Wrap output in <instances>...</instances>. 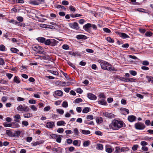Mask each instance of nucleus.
I'll return each mask as SVG.
<instances>
[{
  "label": "nucleus",
  "mask_w": 153,
  "mask_h": 153,
  "mask_svg": "<svg viewBox=\"0 0 153 153\" xmlns=\"http://www.w3.org/2000/svg\"><path fill=\"white\" fill-rule=\"evenodd\" d=\"M125 77H120L119 76H114V79H115L117 80H121L123 81L124 82L125 80Z\"/></svg>",
  "instance_id": "obj_15"
},
{
  "label": "nucleus",
  "mask_w": 153,
  "mask_h": 153,
  "mask_svg": "<svg viewBox=\"0 0 153 153\" xmlns=\"http://www.w3.org/2000/svg\"><path fill=\"white\" fill-rule=\"evenodd\" d=\"M73 144L74 145L79 146H80V143H79L77 140H74L73 142Z\"/></svg>",
  "instance_id": "obj_33"
},
{
  "label": "nucleus",
  "mask_w": 153,
  "mask_h": 153,
  "mask_svg": "<svg viewBox=\"0 0 153 153\" xmlns=\"http://www.w3.org/2000/svg\"><path fill=\"white\" fill-rule=\"evenodd\" d=\"M56 111L57 112L61 114H63L64 113V110L62 109H56Z\"/></svg>",
  "instance_id": "obj_42"
},
{
  "label": "nucleus",
  "mask_w": 153,
  "mask_h": 153,
  "mask_svg": "<svg viewBox=\"0 0 153 153\" xmlns=\"http://www.w3.org/2000/svg\"><path fill=\"white\" fill-rule=\"evenodd\" d=\"M63 49L65 50H68L69 48V46L67 44H64L62 46Z\"/></svg>",
  "instance_id": "obj_45"
},
{
  "label": "nucleus",
  "mask_w": 153,
  "mask_h": 153,
  "mask_svg": "<svg viewBox=\"0 0 153 153\" xmlns=\"http://www.w3.org/2000/svg\"><path fill=\"white\" fill-rule=\"evenodd\" d=\"M64 129L62 128H59L57 131L59 133H62L64 131Z\"/></svg>",
  "instance_id": "obj_58"
},
{
  "label": "nucleus",
  "mask_w": 153,
  "mask_h": 153,
  "mask_svg": "<svg viewBox=\"0 0 153 153\" xmlns=\"http://www.w3.org/2000/svg\"><path fill=\"white\" fill-rule=\"evenodd\" d=\"M23 116L25 118H29L32 117L33 115L31 113H27L23 114Z\"/></svg>",
  "instance_id": "obj_19"
},
{
  "label": "nucleus",
  "mask_w": 153,
  "mask_h": 153,
  "mask_svg": "<svg viewBox=\"0 0 153 153\" xmlns=\"http://www.w3.org/2000/svg\"><path fill=\"white\" fill-rule=\"evenodd\" d=\"M140 144L142 146H145L148 145V143L145 141H142L140 142Z\"/></svg>",
  "instance_id": "obj_62"
},
{
  "label": "nucleus",
  "mask_w": 153,
  "mask_h": 153,
  "mask_svg": "<svg viewBox=\"0 0 153 153\" xmlns=\"http://www.w3.org/2000/svg\"><path fill=\"white\" fill-rule=\"evenodd\" d=\"M115 150L114 151V153H119L121 152V149L118 147H116L115 148Z\"/></svg>",
  "instance_id": "obj_37"
},
{
  "label": "nucleus",
  "mask_w": 153,
  "mask_h": 153,
  "mask_svg": "<svg viewBox=\"0 0 153 153\" xmlns=\"http://www.w3.org/2000/svg\"><path fill=\"white\" fill-rule=\"evenodd\" d=\"M106 40H107V41L113 43L114 42V41L113 40V39L109 37H107L106 38Z\"/></svg>",
  "instance_id": "obj_48"
},
{
  "label": "nucleus",
  "mask_w": 153,
  "mask_h": 153,
  "mask_svg": "<svg viewBox=\"0 0 153 153\" xmlns=\"http://www.w3.org/2000/svg\"><path fill=\"white\" fill-rule=\"evenodd\" d=\"M56 152L58 153H61L62 152V149L60 147L57 148Z\"/></svg>",
  "instance_id": "obj_60"
},
{
  "label": "nucleus",
  "mask_w": 153,
  "mask_h": 153,
  "mask_svg": "<svg viewBox=\"0 0 153 153\" xmlns=\"http://www.w3.org/2000/svg\"><path fill=\"white\" fill-rule=\"evenodd\" d=\"M98 102L99 104L102 105H105L107 104L105 99H101V100H99L98 101Z\"/></svg>",
  "instance_id": "obj_13"
},
{
  "label": "nucleus",
  "mask_w": 153,
  "mask_h": 153,
  "mask_svg": "<svg viewBox=\"0 0 153 153\" xmlns=\"http://www.w3.org/2000/svg\"><path fill=\"white\" fill-rule=\"evenodd\" d=\"M55 94L56 95L62 96L63 94V92L61 90H58L56 91L55 92Z\"/></svg>",
  "instance_id": "obj_18"
},
{
  "label": "nucleus",
  "mask_w": 153,
  "mask_h": 153,
  "mask_svg": "<svg viewBox=\"0 0 153 153\" xmlns=\"http://www.w3.org/2000/svg\"><path fill=\"white\" fill-rule=\"evenodd\" d=\"M82 100L80 98H78L76 99L74 101V102L76 103H79L80 102H82Z\"/></svg>",
  "instance_id": "obj_41"
},
{
  "label": "nucleus",
  "mask_w": 153,
  "mask_h": 153,
  "mask_svg": "<svg viewBox=\"0 0 153 153\" xmlns=\"http://www.w3.org/2000/svg\"><path fill=\"white\" fill-rule=\"evenodd\" d=\"M99 97V100H101V99H105V95L103 93H100L98 95Z\"/></svg>",
  "instance_id": "obj_26"
},
{
  "label": "nucleus",
  "mask_w": 153,
  "mask_h": 153,
  "mask_svg": "<svg viewBox=\"0 0 153 153\" xmlns=\"http://www.w3.org/2000/svg\"><path fill=\"white\" fill-rule=\"evenodd\" d=\"M62 136L61 135H58V136L56 138V141L58 143H60L61 142L62 140Z\"/></svg>",
  "instance_id": "obj_23"
},
{
  "label": "nucleus",
  "mask_w": 153,
  "mask_h": 153,
  "mask_svg": "<svg viewBox=\"0 0 153 153\" xmlns=\"http://www.w3.org/2000/svg\"><path fill=\"white\" fill-rule=\"evenodd\" d=\"M90 108L88 107H85L83 109L82 112L84 113H86L89 112Z\"/></svg>",
  "instance_id": "obj_32"
},
{
  "label": "nucleus",
  "mask_w": 153,
  "mask_h": 153,
  "mask_svg": "<svg viewBox=\"0 0 153 153\" xmlns=\"http://www.w3.org/2000/svg\"><path fill=\"white\" fill-rule=\"evenodd\" d=\"M120 149L121 152H125L127 151H128L129 150V148L127 147H123L121 149Z\"/></svg>",
  "instance_id": "obj_38"
},
{
  "label": "nucleus",
  "mask_w": 153,
  "mask_h": 153,
  "mask_svg": "<svg viewBox=\"0 0 153 153\" xmlns=\"http://www.w3.org/2000/svg\"><path fill=\"white\" fill-rule=\"evenodd\" d=\"M68 102L66 101H64L63 102L62 106L63 107L66 108L68 107Z\"/></svg>",
  "instance_id": "obj_46"
},
{
  "label": "nucleus",
  "mask_w": 153,
  "mask_h": 153,
  "mask_svg": "<svg viewBox=\"0 0 153 153\" xmlns=\"http://www.w3.org/2000/svg\"><path fill=\"white\" fill-rule=\"evenodd\" d=\"M17 110L19 111L23 112H27L30 110L29 108L27 106H23L22 105H19L17 108Z\"/></svg>",
  "instance_id": "obj_3"
},
{
  "label": "nucleus",
  "mask_w": 153,
  "mask_h": 153,
  "mask_svg": "<svg viewBox=\"0 0 153 153\" xmlns=\"http://www.w3.org/2000/svg\"><path fill=\"white\" fill-rule=\"evenodd\" d=\"M86 118L88 121L92 120L94 119L92 115H88Z\"/></svg>",
  "instance_id": "obj_53"
},
{
  "label": "nucleus",
  "mask_w": 153,
  "mask_h": 153,
  "mask_svg": "<svg viewBox=\"0 0 153 153\" xmlns=\"http://www.w3.org/2000/svg\"><path fill=\"white\" fill-rule=\"evenodd\" d=\"M54 126V122L52 121L48 122L46 124L45 126L50 128H52Z\"/></svg>",
  "instance_id": "obj_6"
},
{
  "label": "nucleus",
  "mask_w": 153,
  "mask_h": 153,
  "mask_svg": "<svg viewBox=\"0 0 153 153\" xmlns=\"http://www.w3.org/2000/svg\"><path fill=\"white\" fill-rule=\"evenodd\" d=\"M29 102L31 104H35L36 103V102L35 100L31 99L29 100Z\"/></svg>",
  "instance_id": "obj_59"
},
{
  "label": "nucleus",
  "mask_w": 153,
  "mask_h": 153,
  "mask_svg": "<svg viewBox=\"0 0 153 153\" xmlns=\"http://www.w3.org/2000/svg\"><path fill=\"white\" fill-rule=\"evenodd\" d=\"M152 33L150 31H147L145 33V35L147 36H151L152 35Z\"/></svg>",
  "instance_id": "obj_39"
},
{
  "label": "nucleus",
  "mask_w": 153,
  "mask_h": 153,
  "mask_svg": "<svg viewBox=\"0 0 153 153\" xmlns=\"http://www.w3.org/2000/svg\"><path fill=\"white\" fill-rule=\"evenodd\" d=\"M91 26V24L87 23L83 26V28L86 31L88 32L89 30V28Z\"/></svg>",
  "instance_id": "obj_10"
},
{
  "label": "nucleus",
  "mask_w": 153,
  "mask_h": 153,
  "mask_svg": "<svg viewBox=\"0 0 153 153\" xmlns=\"http://www.w3.org/2000/svg\"><path fill=\"white\" fill-rule=\"evenodd\" d=\"M6 133L9 136L12 137L13 136V134L11 131L9 130H7L6 131Z\"/></svg>",
  "instance_id": "obj_30"
},
{
  "label": "nucleus",
  "mask_w": 153,
  "mask_h": 153,
  "mask_svg": "<svg viewBox=\"0 0 153 153\" xmlns=\"http://www.w3.org/2000/svg\"><path fill=\"white\" fill-rule=\"evenodd\" d=\"M32 48L33 51L39 53H42L43 52V48L38 45H33Z\"/></svg>",
  "instance_id": "obj_2"
},
{
  "label": "nucleus",
  "mask_w": 153,
  "mask_h": 153,
  "mask_svg": "<svg viewBox=\"0 0 153 153\" xmlns=\"http://www.w3.org/2000/svg\"><path fill=\"white\" fill-rule=\"evenodd\" d=\"M76 92L78 93L81 94L83 92V91L80 88H78L75 90Z\"/></svg>",
  "instance_id": "obj_47"
},
{
  "label": "nucleus",
  "mask_w": 153,
  "mask_h": 153,
  "mask_svg": "<svg viewBox=\"0 0 153 153\" xmlns=\"http://www.w3.org/2000/svg\"><path fill=\"white\" fill-rule=\"evenodd\" d=\"M90 142L89 140L85 141L83 143V146L84 147L88 146L90 144Z\"/></svg>",
  "instance_id": "obj_34"
},
{
  "label": "nucleus",
  "mask_w": 153,
  "mask_h": 153,
  "mask_svg": "<svg viewBox=\"0 0 153 153\" xmlns=\"http://www.w3.org/2000/svg\"><path fill=\"white\" fill-rule=\"evenodd\" d=\"M103 31L106 33H110L111 32L110 30L107 28H103Z\"/></svg>",
  "instance_id": "obj_49"
},
{
  "label": "nucleus",
  "mask_w": 153,
  "mask_h": 153,
  "mask_svg": "<svg viewBox=\"0 0 153 153\" xmlns=\"http://www.w3.org/2000/svg\"><path fill=\"white\" fill-rule=\"evenodd\" d=\"M98 62L100 64L101 68L103 70H105V68H106V65H110V64L103 60H98Z\"/></svg>",
  "instance_id": "obj_5"
},
{
  "label": "nucleus",
  "mask_w": 153,
  "mask_h": 153,
  "mask_svg": "<svg viewBox=\"0 0 153 153\" xmlns=\"http://www.w3.org/2000/svg\"><path fill=\"white\" fill-rule=\"evenodd\" d=\"M31 109L34 111H36L37 110V108L36 106L34 105H32L30 107Z\"/></svg>",
  "instance_id": "obj_55"
},
{
  "label": "nucleus",
  "mask_w": 153,
  "mask_h": 153,
  "mask_svg": "<svg viewBox=\"0 0 153 153\" xmlns=\"http://www.w3.org/2000/svg\"><path fill=\"white\" fill-rule=\"evenodd\" d=\"M30 3L34 5H38L39 4V2L35 1H30Z\"/></svg>",
  "instance_id": "obj_35"
},
{
  "label": "nucleus",
  "mask_w": 153,
  "mask_h": 153,
  "mask_svg": "<svg viewBox=\"0 0 153 153\" xmlns=\"http://www.w3.org/2000/svg\"><path fill=\"white\" fill-rule=\"evenodd\" d=\"M136 81V79L132 78H125L124 82H135Z\"/></svg>",
  "instance_id": "obj_14"
},
{
  "label": "nucleus",
  "mask_w": 153,
  "mask_h": 153,
  "mask_svg": "<svg viewBox=\"0 0 153 153\" xmlns=\"http://www.w3.org/2000/svg\"><path fill=\"white\" fill-rule=\"evenodd\" d=\"M14 118L16 119L15 121L17 122H19V119H21V117L19 114H16L14 117Z\"/></svg>",
  "instance_id": "obj_17"
},
{
  "label": "nucleus",
  "mask_w": 153,
  "mask_h": 153,
  "mask_svg": "<svg viewBox=\"0 0 153 153\" xmlns=\"http://www.w3.org/2000/svg\"><path fill=\"white\" fill-rule=\"evenodd\" d=\"M96 120L97 122L99 123H101L102 122V118L100 117L97 118Z\"/></svg>",
  "instance_id": "obj_50"
},
{
  "label": "nucleus",
  "mask_w": 153,
  "mask_h": 153,
  "mask_svg": "<svg viewBox=\"0 0 153 153\" xmlns=\"http://www.w3.org/2000/svg\"><path fill=\"white\" fill-rule=\"evenodd\" d=\"M88 97L91 100H95L97 99V97L94 94L91 93H88L87 95Z\"/></svg>",
  "instance_id": "obj_8"
},
{
  "label": "nucleus",
  "mask_w": 153,
  "mask_h": 153,
  "mask_svg": "<svg viewBox=\"0 0 153 153\" xmlns=\"http://www.w3.org/2000/svg\"><path fill=\"white\" fill-rule=\"evenodd\" d=\"M22 124L23 125V127L24 126H27L29 124L26 121H23L22 122Z\"/></svg>",
  "instance_id": "obj_43"
},
{
  "label": "nucleus",
  "mask_w": 153,
  "mask_h": 153,
  "mask_svg": "<svg viewBox=\"0 0 153 153\" xmlns=\"http://www.w3.org/2000/svg\"><path fill=\"white\" fill-rule=\"evenodd\" d=\"M76 38L78 39H87V37L84 35H79L76 36Z\"/></svg>",
  "instance_id": "obj_16"
},
{
  "label": "nucleus",
  "mask_w": 153,
  "mask_h": 153,
  "mask_svg": "<svg viewBox=\"0 0 153 153\" xmlns=\"http://www.w3.org/2000/svg\"><path fill=\"white\" fill-rule=\"evenodd\" d=\"M134 127L136 129L138 130H143L145 128L144 124L140 122H137L134 125Z\"/></svg>",
  "instance_id": "obj_4"
},
{
  "label": "nucleus",
  "mask_w": 153,
  "mask_h": 153,
  "mask_svg": "<svg viewBox=\"0 0 153 153\" xmlns=\"http://www.w3.org/2000/svg\"><path fill=\"white\" fill-rule=\"evenodd\" d=\"M45 44L47 45H49L51 44V39H48L45 40L44 42Z\"/></svg>",
  "instance_id": "obj_44"
},
{
  "label": "nucleus",
  "mask_w": 153,
  "mask_h": 153,
  "mask_svg": "<svg viewBox=\"0 0 153 153\" xmlns=\"http://www.w3.org/2000/svg\"><path fill=\"white\" fill-rule=\"evenodd\" d=\"M62 4L65 5H67L68 4V2L65 0H64L62 1Z\"/></svg>",
  "instance_id": "obj_63"
},
{
  "label": "nucleus",
  "mask_w": 153,
  "mask_h": 153,
  "mask_svg": "<svg viewBox=\"0 0 153 153\" xmlns=\"http://www.w3.org/2000/svg\"><path fill=\"white\" fill-rule=\"evenodd\" d=\"M138 147V145H134L132 147V149L133 150L135 151L137 150Z\"/></svg>",
  "instance_id": "obj_61"
},
{
  "label": "nucleus",
  "mask_w": 153,
  "mask_h": 153,
  "mask_svg": "<svg viewBox=\"0 0 153 153\" xmlns=\"http://www.w3.org/2000/svg\"><path fill=\"white\" fill-rule=\"evenodd\" d=\"M114 150V148L109 145H106L105 147V150L108 153H111Z\"/></svg>",
  "instance_id": "obj_7"
},
{
  "label": "nucleus",
  "mask_w": 153,
  "mask_h": 153,
  "mask_svg": "<svg viewBox=\"0 0 153 153\" xmlns=\"http://www.w3.org/2000/svg\"><path fill=\"white\" fill-rule=\"evenodd\" d=\"M0 51H5V47L4 45H0Z\"/></svg>",
  "instance_id": "obj_52"
},
{
  "label": "nucleus",
  "mask_w": 153,
  "mask_h": 153,
  "mask_svg": "<svg viewBox=\"0 0 153 153\" xmlns=\"http://www.w3.org/2000/svg\"><path fill=\"white\" fill-rule=\"evenodd\" d=\"M74 133L75 135H78L79 134L78 130L77 128H75L74 130Z\"/></svg>",
  "instance_id": "obj_51"
},
{
  "label": "nucleus",
  "mask_w": 153,
  "mask_h": 153,
  "mask_svg": "<svg viewBox=\"0 0 153 153\" xmlns=\"http://www.w3.org/2000/svg\"><path fill=\"white\" fill-rule=\"evenodd\" d=\"M49 72L50 73L56 75H58L59 74L58 72L56 71L50 70Z\"/></svg>",
  "instance_id": "obj_57"
},
{
  "label": "nucleus",
  "mask_w": 153,
  "mask_h": 153,
  "mask_svg": "<svg viewBox=\"0 0 153 153\" xmlns=\"http://www.w3.org/2000/svg\"><path fill=\"white\" fill-rule=\"evenodd\" d=\"M103 115L104 116L110 118H113L114 117V115L113 114L108 112L104 113L103 114Z\"/></svg>",
  "instance_id": "obj_11"
},
{
  "label": "nucleus",
  "mask_w": 153,
  "mask_h": 153,
  "mask_svg": "<svg viewBox=\"0 0 153 153\" xmlns=\"http://www.w3.org/2000/svg\"><path fill=\"white\" fill-rule=\"evenodd\" d=\"M37 39L38 41V42L42 43H44L46 39L45 38L40 37L37 38Z\"/></svg>",
  "instance_id": "obj_22"
},
{
  "label": "nucleus",
  "mask_w": 153,
  "mask_h": 153,
  "mask_svg": "<svg viewBox=\"0 0 153 153\" xmlns=\"http://www.w3.org/2000/svg\"><path fill=\"white\" fill-rule=\"evenodd\" d=\"M57 125L58 126H62L65 124V123L63 120L59 121L57 123Z\"/></svg>",
  "instance_id": "obj_29"
},
{
  "label": "nucleus",
  "mask_w": 153,
  "mask_h": 153,
  "mask_svg": "<svg viewBox=\"0 0 153 153\" xmlns=\"http://www.w3.org/2000/svg\"><path fill=\"white\" fill-rule=\"evenodd\" d=\"M96 148L98 150H102L103 149V145L101 144H97Z\"/></svg>",
  "instance_id": "obj_25"
},
{
  "label": "nucleus",
  "mask_w": 153,
  "mask_h": 153,
  "mask_svg": "<svg viewBox=\"0 0 153 153\" xmlns=\"http://www.w3.org/2000/svg\"><path fill=\"white\" fill-rule=\"evenodd\" d=\"M69 55L73 56H76L77 54V53L76 52L70 51L68 53Z\"/></svg>",
  "instance_id": "obj_56"
},
{
  "label": "nucleus",
  "mask_w": 153,
  "mask_h": 153,
  "mask_svg": "<svg viewBox=\"0 0 153 153\" xmlns=\"http://www.w3.org/2000/svg\"><path fill=\"white\" fill-rule=\"evenodd\" d=\"M81 132L84 134H90V131L85 130H80Z\"/></svg>",
  "instance_id": "obj_21"
},
{
  "label": "nucleus",
  "mask_w": 153,
  "mask_h": 153,
  "mask_svg": "<svg viewBox=\"0 0 153 153\" xmlns=\"http://www.w3.org/2000/svg\"><path fill=\"white\" fill-rule=\"evenodd\" d=\"M123 123L121 121L114 120L111 124V128L113 130H117L119 128L123 127Z\"/></svg>",
  "instance_id": "obj_1"
},
{
  "label": "nucleus",
  "mask_w": 153,
  "mask_h": 153,
  "mask_svg": "<svg viewBox=\"0 0 153 153\" xmlns=\"http://www.w3.org/2000/svg\"><path fill=\"white\" fill-rule=\"evenodd\" d=\"M120 110H121V111L126 112L127 113V114L129 113V111L126 108H121Z\"/></svg>",
  "instance_id": "obj_54"
},
{
  "label": "nucleus",
  "mask_w": 153,
  "mask_h": 153,
  "mask_svg": "<svg viewBox=\"0 0 153 153\" xmlns=\"http://www.w3.org/2000/svg\"><path fill=\"white\" fill-rule=\"evenodd\" d=\"M120 36L121 37H122L123 38H129V36L124 33H121L120 34Z\"/></svg>",
  "instance_id": "obj_27"
},
{
  "label": "nucleus",
  "mask_w": 153,
  "mask_h": 153,
  "mask_svg": "<svg viewBox=\"0 0 153 153\" xmlns=\"http://www.w3.org/2000/svg\"><path fill=\"white\" fill-rule=\"evenodd\" d=\"M70 26L71 28L75 29L77 30L79 28L78 24L76 22H74L73 23L70 24Z\"/></svg>",
  "instance_id": "obj_9"
},
{
  "label": "nucleus",
  "mask_w": 153,
  "mask_h": 153,
  "mask_svg": "<svg viewBox=\"0 0 153 153\" xmlns=\"http://www.w3.org/2000/svg\"><path fill=\"white\" fill-rule=\"evenodd\" d=\"M105 70H106L110 71H113L114 70H115L114 68L112 67L110 64V65L109 66L106 65Z\"/></svg>",
  "instance_id": "obj_20"
},
{
  "label": "nucleus",
  "mask_w": 153,
  "mask_h": 153,
  "mask_svg": "<svg viewBox=\"0 0 153 153\" xmlns=\"http://www.w3.org/2000/svg\"><path fill=\"white\" fill-rule=\"evenodd\" d=\"M10 50L12 52L14 53H18L19 52V50L15 48H11Z\"/></svg>",
  "instance_id": "obj_31"
},
{
  "label": "nucleus",
  "mask_w": 153,
  "mask_h": 153,
  "mask_svg": "<svg viewBox=\"0 0 153 153\" xmlns=\"http://www.w3.org/2000/svg\"><path fill=\"white\" fill-rule=\"evenodd\" d=\"M128 119L129 122H132L136 120V117L134 116L130 115L128 116Z\"/></svg>",
  "instance_id": "obj_12"
},
{
  "label": "nucleus",
  "mask_w": 153,
  "mask_h": 153,
  "mask_svg": "<svg viewBox=\"0 0 153 153\" xmlns=\"http://www.w3.org/2000/svg\"><path fill=\"white\" fill-rule=\"evenodd\" d=\"M129 72L131 75L134 76H136L137 74V72L134 71L130 70Z\"/></svg>",
  "instance_id": "obj_40"
},
{
  "label": "nucleus",
  "mask_w": 153,
  "mask_h": 153,
  "mask_svg": "<svg viewBox=\"0 0 153 153\" xmlns=\"http://www.w3.org/2000/svg\"><path fill=\"white\" fill-rule=\"evenodd\" d=\"M58 43V41L54 39H51V44L53 46H54L56 45Z\"/></svg>",
  "instance_id": "obj_24"
},
{
  "label": "nucleus",
  "mask_w": 153,
  "mask_h": 153,
  "mask_svg": "<svg viewBox=\"0 0 153 153\" xmlns=\"http://www.w3.org/2000/svg\"><path fill=\"white\" fill-rule=\"evenodd\" d=\"M149 83L151 82L152 83L153 82V77L150 76H147L146 77Z\"/></svg>",
  "instance_id": "obj_28"
},
{
  "label": "nucleus",
  "mask_w": 153,
  "mask_h": 153,
  "mask_svg": "<svg viewBox=\"0 0 153 153\" xmlns=\"http://www.w3.org/2000/svg\"><path fill=\"white\" fill-rule=\"evenodd\" d=\"M13 81L17 83H19L20 82L19 79L16 76H15L14 77Z\"/></svg>",
  "instance_id": "obj_36"
},
{
  "label": "nucleus",
  "mask_w": 153,
  "mask_h": 153,
  "mask_svg": "<svg viewBox=\"0 0 153 153\" xmlns=\"http://www.w3.org/2000/svg\"><path fill=\"white\" fill-rule=\"evenodd\" d=\"M10 23H11L14 24L16 25L17 23V21L14 19H12L11 20L9 21Z\"/></svg>",
  "instance_id": "obj_64"
}]
</instances>
